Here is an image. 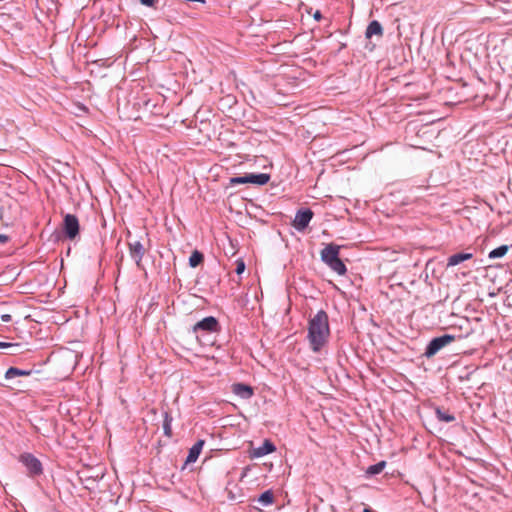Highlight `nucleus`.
I'll return each instance as SVG.
<instances>
[{
    "label": "nucleus",
    "instance_id": "f257e3e1",
    "mask_svg": "<svg viewBox=\"0 0 512 512\" xmlns=\"http://www.w3.org/2000/svg\"><path fill=\"white\" fill-rule=\"evenodd\" d=\"M307 339L310 349L318 353L327 344L330 336L329 317L324 310H319L308 321Z\"/></svg>",
    "mask_w": 512,
    "mask_h": 512
},
{
    "label": "nucleus",
    "instance_id": "f03ea898",
    "mask_svg": "<svg viewBox=\"0 0 512 512\" xmlns=\"http://www.w3.org/2000/svg\"><path fill=\"white\" fill-rule=\"evenodd\" d=\"M220 330V325L218 320L214 316H207L202 320L198 321L192 327V333L195 337L200 340L201 336L206 334L218 332Z\"/></svg>",
    "mask_w": 512,
    "mask_h": 512
},
{
    "label": "nucleus",
    "instance_id": "7ed1b4c3",
    "mask_svg": "<svg viewBox=\"0 0 512 512\" xmlns=\"http://www.w3.org/2000/svg\"><path fill=\"white\" fill-rule=\"evenodd\" d=\"M455 341V336L450 334H444L439 337L433 338L426 346L424 356L427 358H432L435 356L441 349L449 345Z\"/></svg>",
    "mask_w": 512,
    "mask_h": 512
},
{
    "label": "nucleus",
    "instance_id": "20e7f679",
    "mask_svg": "<svg viewBox=\"0 0 512 512\" xmlns=\"http://www.w3.org/2000/svg\"><path fill=\"white\" fill-rule=\"evenodd\" d=\"M19 462L25 466L29 477H36L43 473L41 461L31 453H22L19 456Z\"/></svg>",
    "mask_w": 512,
    "mask_h": 512
},
{
    "label": "nucleus",
    "instance_id": "39448f33",
    "mask_svg": "<svg viewBox=\"0 0 512 512\" xmlns=\"http://www.w3.org/2000/svg\"><path fill=\"white\" fill-rule=\"evenodd\" d=\"M270 180V175L267 173H250L245 174L244 176H237L230 178V185H238V184H255L259 186H263L267 184Z\"/></svg>",
    "mask_w": 512,
    "mask_h": 512
},
{
    "label": "nucleus",
    "instance_id": "423d86ee",
    "mask_svg": "<svg viewBox=\"0 0 512 512\" xmlns=\"http://www.w3.org/2000/svg\"><path fill=\"white\" fill-rule=\"evenodd\" d=\"M62 230L66 238L74 240L80 231L78 218L73 214H66L63 219Z\"/></svg>",
    "mask_w": 512,
    "mask_h": 512
},
{
    "label": "nucleus",
    "instance_id": "0eeeda50",
    "mask_svg": "<svg viewBox=\"0 0 512 512\" xmlns=\"http://www.w3.org/2000/svg\"><path fill=\"white\" fill-rule=\"evenodd\" d=\"M313 216H314V213L311 209H309V208L299 209L296 212V215H295L292 225L297 231H304L308 227Z\"/></svg>",
    "mask_w": 512,
    "mask_h": 512
},
{
    "label": "nucleus",
    "instance_id": "6e6552de",
    "mask_svg": "<svg viewBox=\"0 0 512 512\" xmlns=\"http://www.w3.org/2000/svg\"><path fill=\"white\" fill-rule=\"evenodd\" d=\"M129 254L131 258L135 261L136 266L139 269H143L142 259L145 255L146 249L143 244L139 240L129 241L128 242Z\"/></svg>",
    "mask_w": 512,
    "mask_h": 512
},
{
    "label": "nucleus",
    "instance_id": "1a4fd4ad",
    "mask_svg": "<svg viewBox=\"0 0 512 512\" xmlns=\"http://www.w3.org/2000/svg\"><path fill=\"white\" fill-rule=\"evenodd\" d=\"M340 246L330 243L321 251V260L327 265L339 258Z\"/></svg>",
    "mask_w": 512,
    "mask_h": 512
},
{
    "label": "nucleus",
    "instance_id": "9d476101",
    "mask_svg": "<svg viewBox=\"0 0 512 512\" xmlns=\"http://www.w3.org/2000/svg\"><path fill=\"white\" fill-rule=\"evenodd\" d=\"M232 392L242 399H249L253 396L254 391L250 385L244 383H235L232 385Z\"/></svg>",
    "mask_w": 512,
    "mask_h": 512
},
{
    "label": "nucleus",
    "instance_id": "9b49d317",
    "mask_svg": "<svg viewBox=\"0 0 512 512\" xmlns=\"http://www.w3.org/2000/svg\"><path fill=\"white\" fill-rule=\"evenodd\" d=\"M276 450L275 445L270 440H265L263 444L252 451V456L255 458H259L265 456L269 453H272Z\"/></svg>",
    "mask_w": 512,
    "mask_h": 512
},
{
    "label": "nucleus",
    "instance_id": "f8f14e48",
    "mask_svg": "<svg viewBox=\"0 0 512 512\" xmlns=\"http://www.w3.org/2000/svg\"><path fill=\"white\" fill-rule=\"evenodd\" d=\"M204 444L205 441L200 439L189 449L185 464L196 462L202 451Z\"/></svg>",
    "mask_w": 512,
    "mask_h": 512
},
{
    "label": "nucleus",
    "instance_id": "ddd939ff",
    "mask_svg": "<svg viewBox=\"0 0 512 512\" xmlns=\"http://www.w3.org/2000/svg\"><path fill=\"white\" fill-rule=\"evenodd\" d=\"M373 36L382 37L383 36V27L381 23L377 20L371 21L365 31V37L367 39L372 38Z\"/></svg>",
    "mask_w": 512,
    "mask_h": 512
},
{
    "label": "nucleus",
    "instance_id": "4468645a",
    "mask_svg": "<svg viewBox=\"0 0 512 512\" xmlns=\"http://www.w3.org/2000/svg\"><path fill=\"white\" fill-rule=\"evenodd\" d=\"M472 258H473L472 253L461 252V253L453 254V255L449 256L447 259V267L456 266V265H458L464 261L470 260Z\"/></svg>",
    "mask_w": 512,
    "mask_h": 512
},
{
    "label": "nucleus",
    "instance_id": "2eb2a0df",
    "mask_svg": "<svg viewBox=\"0 0 512 512\" xmlns=\"http://www.w3.org/2000/svg\"><path fill=\"white\" fill-rule=\"evenodd\" d=\"M31 373V370H23L16 367H10L5 373V378L10 380L18 376H29Z\"/></svg>",
    "mask_w": 512,
    "mask_h": 512
},
{
    "label": "nucleus",
    "instance_id": "dca6fc26",
    "mask_svg": "<svg viewBox=\"0 0 512 512\" xmlns=\"http://www.w3.org/2000/svg\"><path fill=\"white\" fill-rule=\"evenodd\" d=\"M327 266L336 272L338 275H344L347 272L346 265L343 263V261L338 258L334 260L333 262H330L327 264Z\"/></svg>",
    "mask_w": 512,
    "mask_h": 512
},
{
    "label": "nucleus",
    "instance_id": "f3484780",
    "mask_svg": "<svg viewBox=\"0 0 512 512\" xmlns=\"http://www.w3.org/2000/svg\"><path fill=\"white\" fill-rule=\"evenodd\" d=\"M262 506L271 505L274 502V494L271 490L263 492L257 499H254Z\"/></svg>",
    "mask_w": 512,
    "mask_h": 512
},
{
    "label": "nucleus",
    "instance_id": "a211bd4d",
    "mask_svg": "<svg viewBox=\"0 0 512 512\" xmlns=\"http://www.w3.org/2000/svg\"><path fill=\"white\" fill-rule=\"evenodd\" d=\"M204 261V255L198 250H194L189 257V265L192 268L199 266Z\"/></svg>",
    "mask_w": 512,
    "mask_h": 512
},
{
    "label": "nucleus",
    "instance_id": "6ab92c4d",
    "mask_svg": "<svg viewBox=\"0 0 512 512\" xmlns=\"http://www.w3.org/2000/svg\"><path fill=\"white\" fill-rule=\"evenodd\" d=\"M385 467H386V461H380L374 465L369 466L366 469V475L367 476H375V475L381 473Z\"/></svg>",
    "mask_w": 512,
    "mask_h": 512
},
{
    "label": "nucleus",
    "instance_id": "aec40b11",
    "mask_svg": "<svg viewBox=\"0 0 512 512\" xmlns=\"http://www.w3.org/2000/svg\"><path fill=\"white\" fill-rule=\"evenodd\" d=\"M508 250H509V246L508 245H501V246L491 250L489 252V254H488V257L490 259L501 258V257L506 255Z\"/></svg>",
    "mask_w": 512,
    "mask_h": 512
},
{
    "label": "nucleus",
    "instance_id": "412c9836",
    "mask_svg": "<svg viewBox=\"0 0 512 512\" xmlns=\"http://www.w3.org/2000/svg\"><path fill=\"white\" fill-rule=\"evenodd\" d=\"M172 417L171 415L169 414V412L165 411L164 412V419H163V430H164V434L168 437H171L172 436Z\"/></svg>",
    "mask_w": 512,
    "mask_h": 512
},
{
    "label": "nucleus",
    "instance_id": "4be33fe9",
    "mask_svg": "<svg viewBox=\"0 0 512 512\" xmlns=\"http://www.w3.org/2000/svg\"><path fill=\"white\" fill-rule=\"evenodd\" d=\"M435 412H436V416H437L438 420H440V421L450 423L455 420L454 415L450 414L448 411L442 410L440 408H436Z\"/></svg>",
    "mask_w": 512,
    "mask_h": 512
},
{
    "label": "nucleus",
    "instance_id": "5701e85b",
    "mask_svg": "<svg viewBox=\"0 0 512 512\" xmlns=\"http://www.w3.org/2000/svg\"><path fill=\"white\" fill-rule=\"evenodd\" d=\"M98 475H85L84 477H80L81 481L83 482L85 488L91 490L94 488V485L98 479Z\"/></svg>",
    "mask_w": 512,
    "mask_h": 512
},
{
    "label": "nucleus",
    "instance_id": "b1692460",
    "mask_svg": "<svg viewBox=\"0 0 512 512\" xmlns=\"http://www.w3.org/2000/svg\"><path fill=\"white\" fill-rule=\"evenodd\" d=\"M245 263L242 259H239L236 261V269H235V272L238 274V275H241L244 271H245Z\"/></svg>",
    "mask_w": 512,
    "mask_h": 512
},
{
    "label": "nucleus",
    "instance_id": "393cba45",
    "mask_svg": "<svg viewBox=\"0 0 512 512\" xmlns=\"http://www.w3.org/2000/svg\"><path fill=\"white\" fill-rule=\"evenodd\" d=\"M19 347H21V345L18 344V343H10V342H2V341H0V349L19 348Z\"/></svg>",
    "mask_w": 512,
    "mask_h": 512
},
{
    "label": "nucleus",
    "instance_id": "a878e982",
    "mask_svg": "<svg viewBox=\"0 0 512 512\" xmlns=\"http://www.w3.org/2000/svg\"><path fill=\"white\" fill-rule=\"evenodd\" d=\"M156 0H140V3L144 6L153 7Z\"/></svg>",
    "mask_w": 512,
    "mask_h": 512
},
{
    "label": "nucleus",
    "instance_id": "bb28decb",
    "mask_svg": "<svg viewBox=\"0 0 512 512\" xmlns=\"http://www.w3.org/2000/svg\"><path fill=\"white\" fill-rule=\"evenodd\" d=\"M9 240H10V237L8 235L0 234V243L1 244H6L9 242Z\"/></svg>",
    "mask_w": 512,
    "mask_h": 512
},
{
    "label": "nucleus",
    "instance_id": "cd10ccee",
    "mask_svg": "<svg viewBox=\"0 0 512 512\" xmlns=\"http://www.w3.org/2000/svg\"><path fill=\"white\" fill-rule=\"evenodd\" d=\"M1 320H2V322L7 323L12 320V317L9 314H3V315H1Z\"/></svg>",
    "mask_w": 512,
    "mask_h": 512
},
{
    "label": "nucleus",
    "instance_id": "c85d7f7f",
    "mask_svg": "<svg viewBox=\"0 0 512 512\" xmlns=\"http://www.w3.org/2000/svg\"><path fill=\"white\" fill-rule=\"evenodd\" d=\"M313 18L317 21H319L320 19H322V14L319 10H317L314 15H313Z\"/></svg>",
    "mask_w": 512,
    "mask_h": 512
},
{
    "label": "nucleus",
    "instance_id": "c756f323",
    "mask_svg": "<svg viewBox=\"0 0 512 512\" xmlns=\"http://www.w3.org/2000/svg\"><path fill=\"white\" fill-rule=\"evenodd\" d=\"M9 349L11 350V351L9 352V354H10V355H15V354H17V353H18V350L20 349V347H19V348H9Z\"/></svg>",
    "mask_w": 512,
    "mask_h": 512
},
{
    "label": "nucleus",
    "instance_id": "7c9ffc66",
    "mask_svg": "<svg viewBox=\"0 0 512 512\" xmlns=\"http://www.w3.org/2000/svg\"><path fill=\"white\" fill-rule=\"evenodd\" d=\"M344 48H346V43H341L338 51H341Z\"/></svg>",
    "mask_w": 512,
    "mask_h": 512
},
{
    "label": "nucleus",
    "instance_id": "2f4dec72",
    "mask_svg": "<svg viewBox=\"0 0 512 512\" xmlns=\"http://www.w3.org/2000/svg\"><path fill=\"white\" fill-rule=\"evenodd\" d=\"M363 512H373V510L370 508H365Z\"/></svg>",
    "mask_w": 512,
    "mask_h": 512
},
{
    "label": "nucleus",
    "instance_id": "473e14b6",
    "mask_svg": "<svg viewBox=\"0 0 512 512\" xmlns=\"http://www.w3.org/2000/svg\"><path fill=\"white\" fill-rule=\"evenodd\" d=\"M3 216H2V208H0V221L2 220Z\"/></svg>",
    "mask_w": 512,
    "mask_h": 512
},
{
    "label": "nucleus",
    "instance_id": "72a5a7b5",
    "mask_svg": "<svg viewBox=\"0 0 512 512\" xmlns=\"http://www.w3.org/2000/svg\"><path fill=\"white\" fill-rule=\"evenodd\" d=\"M511 247H512V244H511Z\"/></svg>",
    "mask_w": 512,
    "mask_h": 512
}]
</instances>
